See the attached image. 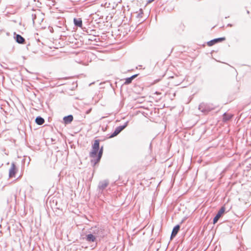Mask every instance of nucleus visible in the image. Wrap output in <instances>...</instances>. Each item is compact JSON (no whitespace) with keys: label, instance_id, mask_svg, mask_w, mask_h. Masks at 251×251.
Here are the masks:
<instances>
[{"label":"nucleus","instance_id":"f257e3e1","mask_svg":"<svg viewBox=\"0 0 251 251\" xmlns=\"http://www.w3.org/2000/svg\"><path fill=\"white\" fill-rule=\"evenodd\" d=\"M103 153V147L100 148V140H95L92 145V151L89 153V156L91 158H95L97 156V154L102 156Z\"/></svg>","mask_w":251,"mask_h":251},{"label":"nucleus","instance_id":"f03ea898","mask_svg":"<svg viewBox=\"0 0 251 251\" xmlns=\"http://www.w3.org/2000/svg\"><path fill=\"white\" fill-rule=\"evenodd\" d=\"M214 109V105L210 103L202 102L199 106V109L204 114H207Z\"/></svg>","mask_w":251,"mask_h":251},{"label":"nucleus","instance_id":"7ed1b4c3","mask_svg":"<svg viewBox=\"0 0 251 251\" xmlns=\"http://www.w3.org/2000/svg\"><path fill=\"white\" fill-rule=\"evenodd\" d=\"M128 121H126L123 126H117L114 132L110 135L109 138H113L118 135L122 130H123L128 125Z\"/></svg>","mask_w":251,"mask_h":251},{"label":"nucleus","instance_id":"20e7f679","mask_svg":"<svg viewBox=\"0 0 251 251\" xmlns=\"http://www.w3.org/2000/svg\"><path fill=\"white\" fill-rule=\"evenodd\" d=\"M92 233L96 237H103L104 236V230L100 227L95 226L92 229Z\"/></svg>","mask_w":251,"mask_h":251},{"label":"nucleus","instance_id":"39448f33","mask_svg":"<svg viewBox=\"0 0 251 251\" xmlns=\"http://www.w3.org/2000/svg\"><path fill=\"white\" fill-rule=\"evenodd\" d=\"M226 208L224 206H222L219 210L216 216L213 218V223L214 224H216L219 219L222 216L223 214L225 212Z\"/></svg>","mask_w":251,"mask_h":251},{"label":"nucleus","instance_id":"423d86ee","mask_svg":"<svg viewBox=\"0 0 251 251\" xmlns=\"http://www.w3.org/2000/svg\"><path fill=\"white\" fill-rule=\"evenodd\" d=\"M225 40V37L217 38L208 41L207 44L208 46L211 47L219 42H222Z\"/></svg>","mask_w":251,"mask_h":251},{"label":"nucleus","instance_id":"0eeeda50","mask_svg":"<svg viewBox=\"0 0 251 251\" xmlns=\"http://www.w3.org/2000/svg\"><path fill=\"white\" fill-rule=\"evenodd\" d=\"M109 181L108 180L100 181L98 184V189L100 190L103 191L107 187Z\"/></svg>","mask_w":251,"mask_h":251},{"label":"nucleus","instance_id":"6e6552de","mask_svg":"<svg viewBox=\"0 0 251 251\" xmlns=\"http://www.w3.org/2000/svg\"><path fill=\"white\" fill-rule=\"evenodd\" d=\"M14 38L16 40V42L18 44H24L25 43V39L22 37L21 35L16 34L14 32Z\"/></svg>","mask_w":251,"mask_h":251},{"label":"nucleus","instance_id":"1a4fd4ad","mask_svg":"<svg viewBox=\"0 0 251 251\" xmlns=\"http://www.w3.org/2000/svg\"><path fill=\"white\" fill-rule=\"evenodd\" d=\"M17 171L16 166L15 163L12 162L11 164V168L9 172V176L10 177H13L15 176V174Z\"/></svg>","mask_w":251,"mask_h":251},{"label":"nucleus","instance_id":"9d476101","mask_svg":"<svg viewBox=\"0 0 251 251\" xmlns=\"http://www.w3.org/2000/svg\"><path fill=\"white\" fill-rule=\"evenodd\" d=\"M180 226L179 225H177L174 227L170 237L171 239L174 238L177 235L180 229Z\"/></svg>","mask_w":251,"mask_h":251},{"label":"nucleus","instance_id":"9b49d317","mask_svg":"<svg viewBox=\"0 0 251 251\" xmlns=\"http://www.w3.org/2000/svg\"><path fill=\"white\" fill-rule=\"evenodd\" d=\"M233 117V115L231 114H228L226 112L224 113L223 115V121L224 123H226L229 121Z\"/></svg>","mask_w":251,"mask_h":251},{"label":"nucleus","instance_id":"f8f14e48","mask_svg":"<svg viewBox=\"0 0 251 251\" xmlns=\"http://www.w3.org/2000/svg\"><path fill=\"white\" fill-rule=\"evenodd\" d=\"M73 116L72 115H69L66 116H65L63 118V121L65 124H70L73 120Z\"/></svg>","mask_w":251,"mask_h":251},{"label":"nucleus","instance_id":"ddd939ff","mask_svg":"<svg viewBox=\"0 0 251 251\" xmlns=\"http://www.w3.org/2000/svg\"><path fill=\"white\" fill-rule=\"evenodd\" d=\"M96 236L92 233L90 234H88L86 236V239L88 242H94L96 240Z\"/></svg>","mask_w":251,"mask_h":251},{"label":"nucleus","instance_id":"4468645a","mask_svg":"<svg viewBox=\"0 0 251 251\" xmlns=\"http://www.w3.org/2000/svg\"><path fill=\"white\" fill-rule=\"evenodd\" d=\"M138 75V74L134 75L130 77H127L125 79V84H129L132 82V81Z\"/></svg>","mask_w":251,"mask_h":251},{"label":"nucleus","instance_id":"2eb2a0df","mask_svg":"<svg viewBox=\"0 0 251 251\" xmlns=\"http://www.w3.org/2000/svg\"><path fill=\"white\" fill-rule=\"evenodd\" d=\"M74 23L76 26L81 27L82 26V21L81 18H74Z\"/></svg>","mask_w":251,"mask_h":251},{"label":"nucleus","instance_id":"dca6fc26","mask_svg":"<svg viewBox=\"0 0 251 251\" xmlns=\"http://www.w3.org/2000/svg\"><path fill=\"white\" fill-rule=\"evenodd\" d=\"M35 123L38 125H42L45 123V120L41 116H37L35 119Z\"/></svg>","mask_w":251,"mask_h":251},{"label":"nucleus","instance_id":"f3484780","mask_svg":"<svg viewBox=\"0 0 251 251\" xmlns=\"http://www.w3.org/2000/svg\"><path fill=\"white\" fill-rule=\"evenodd\" d=\"M102 156H100L99 157V155L97 154V156L95 157L96 158L95 159H92L91 162L94 165H95L97 163L100 162L101 158Z\"/></svg>","mask_w":251,"mask_h":251},{"label":"nucleus","instance_id":"a211bd4d","mask_svg":"<svg viewBox=\"0 0 251 251\" xmlns=\"http://www.w3.org/2000/svg\"><path fill=\"white\" fill-rule=\"evenodd\" d=\"M40 13V11L38 10L37 11H33V12L31 14V16L32 18L33 23H34L35 20L36 18V15L38 13Z\"/></svg>","mask_w":251,"mask_h":251},{"label":"nucleus","instance_id":"6ab92c4d","mask_svg":"<svg viewBox=\"0 0 251 251\" xmlns=\"http://www.w3.org/2000/svg\"><path fill=\"white\" fill-rule=\"evenodd\" d=\"M87 39L89 41H95L96 42H98L100 41V39L95 38V36H91L89 38H87Z\"/></svg>","mask_w":251,"mask_h":251},{"label":"nucleus","instance_id":"aec40b11","mask_svg":"<svg viewBox=\"0 0 251 251\" xmlns=\"http://www.w3.org/2000/svg\"><path fill=\"white\" fill-rule=\"evenodd\" d=\"M220 247H217V246L216 247V248H215L214 251H220Z\"/></svg>","mask_w":251,"mask_h":251},{"label":"nucleus","instance_id":"412c9836","mask_svg":"<svg viewBox=\"0 0 251 251\" xmlns=\"http://www.w3.org/2000/svg\"><path fill=\"white\" fill-rule=\"evenodd\" d=\"M91 111V109H88V110L86 111V113L87 114H88L90 113Z\"/></svg>","mask_w":251,"mask_h":251},{"label":"nucleus","instance_id":"4be33fe9","mask_svg":"<svg viewBox=\"0 0 251 251\" xmlns=\"http://www.w3.org/2000/svg\"><path fill=\"white\" fill-rule=\"evenodd\" d=\"M154 0H148L147 3H151L152 2H153Z\"/></svg>","mask_w":251,"mask_h":251},{"label":"nucleus","instance_id":"5701e85b","mask_svg":"<svg viewBox=\"0 0 251 251\" xmlns=\"http://www.w3.org/2000/svg\"><path fill=\"white\" fill-rule=\"evenodd\" d=\"M151 143H150V147L151 148Z\"/></svg>","mask_w":251,"mask_h":251},{"label":"nucleus","instance_id":"b1692460","mask_svg":"<svg viewBox=\"0 0 251 251\" xmlns=\"http://www.w3.org/2000/svg\"><path fill=\"white\" fill-rule=\"evenodd\" d=\"M228 25L230 26H232V25L231 24H228Z\"/></svg>","mask_w":251,"mask_h":251}]
</instances>
